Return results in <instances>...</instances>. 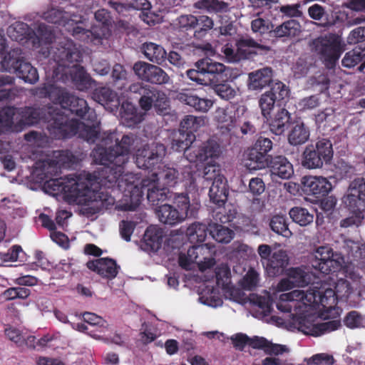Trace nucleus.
Segmentation results:
<instances>
[{"mask_svg": "<svg viewBox=\"0 0 365 365\" xmlns=\"http://www.w3.org/2000/svg\"><path fill=\"white\" fill-rule=\"evenodd\" d=\"M289 120V113L286 109H279L269 123L271 131L276 135L282 134L287 129Z\"/></svg>", "mask_w": 365, "mask_h": 365, "instance_id": "28", "label": "nucleus"}, {"mask_svg": "<svg viewBox=\"0 0 365 365\" xmlns=\"http://www.w3.org/2000/svg\"><path fill=\"white\" fill-rule=\"evenodd\" d=\"M333 363V356L327 354H315L307 361L309 365H331Z\"/></svg>", "mask_w": 365, "mask_h": 365, "instance_id": "59", "label": "nucleus"}, {"mask_svg": "<svg viewBox=\"0 0 365 365\" xmlns=\"http://www.w3.org/2000/svg\"><path fill=\"white\" fill-rule=\"evenodd\" d=\"M252 31L259 34H265L272 29V25L268 20L257 17L251 22Z\"/></svg>", "mask_w": 365, "mask_h": 365, "instance_id": "51", "label": "nucleus"}, {"mask_svg": "<svg viewBox=\"0 0 365 365\" xmlns=\"http://www.w3.org/2000/svg\"><path fill=\"white\" fill-rule=\"evenodd\" d=\"M5 41L4 35L0 32V71L14 72L21 61V51L13 49L6 51Z\"/></svg>", "mask_w": 365, "mask_h": 365, "instance_id": "16", "label": "nucleus"}, {"mask_svg": "<svg viewBox=\"0 0 365 365\" xmlns=\"http://www.w3.org/2000/svg\"><path fill=\"white\" fill-rule=\"evenodd\" d=\"M14 73H16L19 77L22 78L25 82L30 83L36 82L38 78L36 69L29 63L25 62L23 58Z\"/></svg>", "mask_w": 365, "mask_h": 365, "instance_id": "34", "label": "nucleus"}, {"mask_svg": "<svg viewBox=\"0 0 365 365\" xmlns=\"http://www.w3.org/2000/svg\"><path fill=\"white\" fill-rule=\"evenodd\" d=\"M153 66L146 62L138 61L134 64L133 71L139 78L148 81Z\"/></svg>", "mask_w": 365, "mask_h": 365, "instance_id": "52", "label": "nucleus"}, {"mask_svg": "<svg viewBox=\"0 0 365 365\" xmlns=\"http://www.w3.org/2000/svg\"><path fill=\"white\" fill-rule=\"evenodd\" d=\"M365 40V26L358 27L350 32L347 42L350 44Z\"/></svg>", "mask_w": 365, "mask_h": 365, "instance_id": "64", "label": "nucleus"}, {"mask_svg": "<svg viewBox=\"0 0 365 365\" xmlns=\"http://www.w3.org/2000/svg\"><path fill=\"white\" fill-rule=\"evenodd\" d=\"M130 90L133 92H138L142 94V97L139 101L140 106L143 110L147 111L150 110L154 103V96L149 93L152 90L146 89L141 87L140 85H133Z\"/></svg>", "mask_w": 365, "mask_h": 365, "instance_id": "41", "label": "nucleus"}, {"mask_svg": "<svg viewBox=\"0 0 365 365\" xmlns=\"http://www.w3.org/2000/svg\"><path fill=\"white\" fill-rule=\"evenodd\" d=\"M250 302L260 308L264 316H268L272 311V302L271 299L267 297L260 296L256 294L250 295Z\"/></svg>", "mask_w": 365, "mask_h": 365, "instance_id": "44", "label": "nucleus"}, {"mask_svg": "<svg viewBox=\"0 0 365 365\" xmlns=\"http://www.w3.org/2000/svg\"><path fill=\"white\" fill-rule=\"evenodd\" d=\"M196 9H204L210 13H222L229 10L228 4L219 0H200L194 4Z\"/></svg>", "mask_w": 365, "mask_h": 365, "instance_id": "37", "label": "nucleus"}, {"mask_svg": "<svg viewBox=\"0 0 365 365\" xmlns=\"http://www.w3.org/2000/svg\"><path fill=\"white\" fill-rule=\"evenodd\" d=\"M4 334L10 341L14 342L18 346L24 345V338L19 329L9 326L5 329Z\"/></svg>", "mask_w": 365, "mask_h": 365, "instance_id": "58", "label": "nucleus"}, {"mask_svg": "<svg viewBox=\"0 0 365 365\" xmlns=\"http://www.w3.org/2000/svg\"><path fill=\"white\" fill-rule=\"evenodd\" d=\"M51 234L50 237L51 240L58 244L59 246H61L62 248L66 250L69 247L70 242L68 236L59 231H57L56 230H50Z\"/></svg>", "mask_w": 365, "mask_h": 365, "instance_id": "60", "label": "nucleus"}, {"mask_svg": "<svg viewBox=\"0 0 365 365\" xmlns=\"http://www.w3.org/2000/svg\"><path fill=\"white\" fill-rule=\"evenodd\" d=\"M217 175H221L219 166L215 163H212V161L208 163L204 168L203 178L207 181H212L216 178Z\"/></svg>", "mask_w": 365, "mask_h": 365, "instance_id": "63", "label": "nucleus"}, {"mask_svg": "<svg viewBox=\"0 0 365 365\" xmlns=\"http://www.w3.org/2000/svg\"><path fill=\"white\" fill-rule=\"evenodd\" d=\"M195 67L202 70L207 76L221 74L225 71V66L209 58H203L195 63Z\"/></svg>", "mask_w": 365, "mask_h": 365, "instance_id": "36", "label": "nucleus"}, {"mask_svg": "<svg viewBox=\"0 0 365 365\" xmlns=\"http://www.w3.org/2000/svg\"><path fill=\"white\" fill-rule=\"evenodd\" d=\"M184 150L186 158L190 162H205L218 158L222 153L219 143L213 139L207 140L197 149L188 147Z\"/></svg>", "mask_w": 365, "mask_h": 365, "instance_id": "10", "label": "nucleus"}, {"mask_svg": "<svg viewBox=\"0 0 365 365\" xmlns=\"http://www.w3.org/2000/svg\"><path fill=\"white\" fill-rule=\"evenodd\" d=\"M207 123L205 116L187 115L180 123L181 128L187 132L179 131L173 142V148L177 151L184 150L192 144L194 139L192 132L197 131Z\"/></svg>", "mask_w": 365, "mask_h": 365, "instance_id": "7", "label": "nucleus"}, {"mask_svg": "<svg viewBox=\"0 0 365 365\" xmlns=\"http://www.w3.org/2000/svg\"><path fill=\"white\" fill-rule=\"evenodd\" d=\"M341 325V324L339 319L329 320L322 323L314 324L312 325L309 332H304L314 336H319L337 330Z\"/></svg>", "mask_w": 365, "mask_h": 365, "instance_id": "35", "label": "nucleus"}, {"mask_svg": "<svg viewBox=\"0 0 365 365\" xmlns=\"http://www.w3.org/2000/svg\"><path fill=\"white\" fill-rule=\"evenodd\" d=\"M259 47L258 44L252 39H242L236 43L239 56V61L249 57L252 53L251 48ZM259 48H262L259 46Z\"/></svg>", "mask_w": 365, "mask_h": 365, "instance_id": "45", "label": "nucleus"}, {"mask_svg": "<svg viewBox=\"0 0 365 365\" xmlns=\"http://www.w3.org/2000/svg\"><path fill=\"white\" fill-rule=\"evenodd\" d=\"M354 212L350 216L345 218L341 221V226L343 228H348L349 227H359L361 225L364 216L361 210Z\"/></svg>", "mask_w": 365, "mask_h": 365, "instance_id": "55", "label": "nucleus"}, {"mask_svg": "<svg viewBox=\"0 0 365 365\" xmlns=\"http://www.w3.org/2000/svg\"><path fill=\"white\" fill-rule=\"evenodd\" d=\"M86 267L108 279H114L120 269V266L117 264L116 261L109 257L90 260L86 263Z\"/></svg>", "mask_w": 365, "mask_h": 365, "instance_id": "14", "label": "nucleus"}, {"mask_svg": "<svg viewBox=\"0 0 365 365\" xmlns=\"http://www.w3.org/2000/svg\"><path fill=\"white\" fill-rule=\"evenodd\" d=\"M83 319L85 322L92 326L105 327L107 325V322L95 313L85 312L83 314Z\"/></svg>", "mask_w": 365, "mask_h": 365, "instance_id": "61", "label": "nucleus"}, {"mask_svg": "<svg viewBox=\"0 0 365 365\" xmlns=\"http://www.w3.org/2000/svg\"><path fill=\"white\" fill-rule=\"evenodd\" d=\"M187 77L192 81L200 85H209L212 83V79L207 76L205 73L197 68L196 69H190L187 71Z\"/></svg>", "mask_w": 365, "mask_h": 365, "instance_id": "49", "label": "nucleus"}, {"mask_svg": "<svg viewBox=\"0 0 365 365\" xmlns=\"http://www.w3.org/2000/svg\"><path fill=\"white\" fill-rule=\"evenodd\" d=\"M309 137V130L302 122H297L291 129L288 140L294 145L304 143Z\"/></svg>", "mask_w": 365, "mask_h": 365, "instance_id": "30", "label": "nucleus"}, {"mask_svg": "<svg viewBox=\"0 0 365 365\" xmlns=\"http://www.w3.org/2000/svg\"><path fill=\"white\" fill-rule=\"evenodd\" d=\"M321 288L314 287L308 289L304 293V304L312 306L318 307V298L319 297Z\"/></svg>", "mask_w": 365, "mask_h": 365, "instance_id": "54", "label": "nucleus"}, {"mask_svg": "<svg viewBox=\"0 0 365 365\" xmlns=\"http://www.w3.org/2000/svg\"><path fill=\"white\" fill-rule=\"evenodd\" d=\"M54 157L56 159L51 162H44L43 168L45 178H48L56 175L61 167L66 166L67 160H68V153L58 151L54 153Z\"/></svg>", "mask_w": 365, "mask_h": 365, "instance_id": "24", "label": "nucleus"}, {"mask_svg": "<svg viewBox=\"0 0 365 365\" xmlns=\"http://www.w3.org/2000/svg\"><path fill=\"white\" fill-rule=\"evenodd\" d=\"M40 109L5 108L0 111V127L11 128L16 125H30L41 118Z\"/></svg>", "mask_w": 365, "mask_h": 365, "instance_id": "5", "label": "nucleus"}, {"mask_svg": "<svg viewBox=\"0 0 365 365\" xmlns=\"http://www.w3.org/2000/svg\"><path fill=\"white\" fill-rule=\"evenodd\" d=\"M25 252L18 245H13L6 252H0V259L4 262H24L26 260Z\"/></svg>", "mask_w": 365, "mask_h": 365, "instance_id": "42", "label": "nucleus"}, {"mask_svg": "<svg viewBox=\"0 0 365 365\" xmlns=\"http://www.w3.org/2000/svg\"><path fill=\"white\" fill-rule=\"evenodd\" d=\"M333 290L339 299H342L349 297L351 292V286L347 280L340 279L336 282Z\"/></svg>", "mask_w": 365, "mask_h": 365, "instance_id": "53", "label": "nucleus"}, {"mask_svg": "<svg viewBox=\"0 0 365 365\" xmlns=\"http://www.w3.org/2000/svg\"><path fill=\"white\" fill-rule=\"evenodd\" d=\"M363 318L361 315L356 311L349 312L344 319V324L350 328H358L362 324Z\"/></svg>", "mask_w": 365, "mask_h": 365, "instance_id": "56", "label": "nucleus"}, {"mask_svg": "<svg viewBox=\"0 0 365 365\" xmlns=\"http://www.w3.org/2000/svg\"><path fill=\"white\" fill-rule=\"evenodd\" d=\"M156 212L160 221L165 225H175L183 220L176 208L168 204L160 205Z\"/></svg>", "mask_w": 365, "mask_h": 365, "instance_id": "26", "label": "nucleus"}, {"mask_svg": "<svg viewBox=\"0 0 365 365\" xmlns=\"http://www.w3.org/2000/svg\"><path fill=\"white\" fill-rule=\"evenodd\" d=\"M165 230H145L143 237L133 236V242L139 245L140 248L150 254L157 252L161 247L163 242L165 246L175 249L181 244L180 238L182 237V230H169L168 237L165 236Z\"/></svg>", "mask_w": 365, "mask_h": 365, "instance_id": "4", "label": "nucleus"}, {"mask_svg": "<svg viewBox=\"0 0 365 365\" xmlns=\"http://www.w3.org/2000/svg\"><path fill=\"white\" fill-rule=\"evenodd\" d=\"M103 165L101 170L93 173L83 171L64 180L50 178L46 180L44 187L57 192H63L70 202L85 206V210L92 213L108 208L115 204V199L101 190L103 186H111L108 177L111 176L113 168L110 165Z\"/></svg>", "mask_w": 365, "mask_h": 365, "instance_id": "2", "label": "nucleus"}, {"mask_svg": "<svg viewBox=\"0 0 365 365\" xmlns=\"http://www.w3.org/2000/svg\"><path fill=\"white\" fill-rule=\"evenodd\" d=\"M214 120L222 133L233 131L237 125L235 111L227 108H217L214 112Z\"/></svg>", "mask_w": 365, "mask_h": 365, "instance_id": "17", "label": "nucleus"}, {"mask_svg": "<svg viewBox=\"0 0 365 365\" xmlns=\"http://www.w3.org/2000/svg\"><path fill=\"white\" fill-rule=\"evenodd\" d=\"M149 93L154 96L153 106L157 112L160 114L165 113L169 107V102L166 95L163 92L155 89L150 91Z\"/></svg>", "mask_w": 365, "mask_h": 365, "instance_id": "46", "label": "nucleus"}, {"mask_svg": "<svg viewBox=\"0 0 365 365\" xmlns=\"http://www.w3.org/2000/svg\"><path fill=\"white\" fill-rule=\"evenodd\" d=\"M132 138L124 135L120 142L115 145V150L108 153L106 148L98 146L92 152V156L96 163L101 165L113 164L111 176H108L110 183L118 182V186H124L123 198L117 204L116 207L122 210H134L140 203L143 189H147L148 200L153 205L166 199L165 187L173 186L178 182V172L171 167L160 165L152 169L150 174L140 178L138 174L126 173L123 175L122 165L128 160L129 147Z\"/></svg>", "mask_w": 365, "mask_h": 365, "instance_id": "1", "label": "nucleus"}, {"mask_svg": "<svg viewBox=\"0 0 365 365\" xmlns=\"http://www.w3.org/2000/svg\"><path fill=\"white\" fill-rule=\"evenodd\" d=\"M287 276L297 287H304L310 282V275L300 267H292L289 269Z\"/></svg>", "mask_w": 365, "mask_h": 365, "instance_id": "38", "label": "nucleus"}, {"mask_svg": "<svg viewBox=\"0 0 365 365\" xmlns=\"http://www.w3.org/2000/svg\"><path fill=\"white\" fill-rule=\"evenodd\" d=\"M145 56L150 61L162 64L166 58V51L160 45L150 42L145 43L142 46Z\"/></svg>", "mask_w": 365, "mask_h": 365, "instance_id": "27", "label": "nucleus"}, {"mask_svg": "<svg viewBox=\"0 0 365 365\" xmlns=\"http://www.w3.org/2000/svg\"><path fill=\"white\" fill-rule=\"evenodd\" d=\"M177 98L182 103H185L195 110L207 113L213 106L211 99L200 98L194 93L188 91H182L177 96Z\"/></svg>", "mask_w": 365, "mask_h": 365, "instance_id": "20", "label": "nucleus"}, {"mask_svg": "<svg viewBox=\"0 0 365 365\" xmlns=\"http://www.w3.org/2000/svg\"><path fill=\"white\" fill-rule=\"evenodd\" d=\"M215 277L217 286L227 288L231 278L230 269L226 264H221L215 268Z\"/></svg>", "mask_w": 365, "mask_h": 365, "instance_id": "43", "label": "nucleus"}, {"mask_svg": "<svg viewBox=\"0 0 365 365\" xmlns=\"http://www.w3.org/2000/svg\"><path fill=\"white\" fill-rule=\"evenodd\" d=\"M187 235H194L195 234L207 232L212 237L214 240L220 243H229L235 236L234 230H187Z\"/></svg>", "mask_w": 365, "mask_h": 365, "instance_id": "29", "label": "nucleus"}, {"mask_svg": "<svg viewBox=\"0 0 365 365\" xmlns=\"http://www.w3.org/2000/svg\"><path fill=\"white\" fill-rule=\"evenodd\" d=\"M333 155L332 145L326 139L319 140L315 145H307L302 155V165L307 169L322 168Z\"/></svg>", "mask_w": 365, "mask_h": 365, "instance_id": "6", "label": "nucleus"}, {"mask_svg": "<svg viewBox=\"0 0 365 365\" xmlns=\"http://www.w3.org/2000/svg\"><path fill=\"white\" fill-rule=\"evenodd\" d=\"M365 57V48L356 47L347 52L342 59V65L346 68H352L360 63Z\"/></svg>", "mask_w": 365, "mask_h": 365, "instance_id": "39", "label": "nucleus"}, {"mask_svg": "<svg viewBox=\"0 0 365 365\" xmlns=\"http://www.w3.org/2000/svg\"><path fill=\"white\" fill-rule=\"evenodd\" d=\"M289 257L284 250L274 252L269 259H267L266 269L269 274L273 276L282 273L288 264Z\"/></svg>", "mask_w": 365, "mask_h": 365, "instance_id": "22", "label": "nucleus"}, {"mask_svg": "<svg viewBox=\"0 0 365 365\" xmlns=\"http://www.w3.org/2000/svg\"><path fill=\"white\" fill-rule=\"evenodd\" d=\"M343 202L349 208L356 210L365 207V179L358 178L353 180L348 188Z\"/></svg>", "mask_w": 365, "mask_h": 365, "instance_id": "11", "label": "nucleus"}, {"mask_svg": "<svg viewBox=\"0 0 365 365\" xmlns=\"http://www.w3.org/2000/svg\"><path fill=\"white\" fill-rule=\"evenodd\" d=\"M214 91L222 99L230 100L237 95L238 90L230 84L221 83L216 85Z\"/></svg>", "mask_w": 365, "mask_h": 365, "instance_id": "48", "label": "nucleus"}, {"mask_svg": "<svg viewBox=\"0 0 365 365\" xmlns=\"http://www.w3.org/2000/svg\"><path fill=\"white\" fill-rule=\"evenodd\" d=\"M173 203L177 207L179 215L182 220L187 217H192L195 215L200 207L198 200H192L190 201L187 194H177L173 199Z\"/></svg>", "mask_w": 365, "mask_h": 365, "instance_id": "18", "label": "nucleus"}, {"mask_svg": "<svg viewBox=\"0 0 365 365\" xmlns=\"http://www.w3.org/2000/svg\"><path fill=\"white\" fill-rule=\"evenodd\" d=\"M259 280L258 273L253 269H250L243 278L242 286L245 289L252 290L257 287Z\"/></svg>", "mask_w": 365, "mask_h": 365, "instance_id": "57", "label": "nucleus"}, {"mask_svg": "<svg viewBox=\"0 0 365 365\" xmlns=\"http://www.w3.org/2000/svg\"><path fill=\"white\" fill-rule=\"evenodd\" d=\"M313 267L320 272L329 274L335 272L338 268L337 262L333 259L332 250L327 247H319L315 253Z\"/></svg>", "mask_w": 365, "mask_h": 365, "instance_id": "15", "label": "nucleus"}, {"mask_svg": "<svg viewBox=\"0 0 365 365\" xmlns=\"http://www.w3.org/2000/svg\"><path fill=\"white\" fill-rule=\"evenodd\" d=\"M302 184L305 194L316 197H323L332 190L331 183L322 176H304L302 178Z\"/></svg>", "mask_w": 365, "mask_h": 365, "instance_id": "13", "label": "nucleus"}, {"mask_svg": "<svg viewBox=\"0 0 365 365\" xmlns=\"http://www.w3.org/2000/svg\"><path fill=\"white\" fill-rule=\"evenodd\" d=\"M288 88L282 82L274 83L271 90L263 93L259 99V105L262 115L268 119L277 101H281L288 97Z\"/></svg>", "mask_w": 365, "mask_h": 365, "instance_id": "9", "label": "nucleus"}, {"mask_svg": "<svg viewBox=\"0 0 365 365\" xmlns=\"http://www.w3.org/2000/svg\"><path fill=\"white\" fill-rule=\"evenodd\" d=\"M290 217L300 226H307L314 220L312 215L302 207H294L289 211Z\"/></svg>", "mask_w": 365, "mask_h": 365, "instance_id": "40", "label": "nucleus"}, {"mask_svg": "<svg viewBox=\"0 0 365 365\" xmlns=\"http://www.w3.org/2000/svg\"><path fill=\"white\" fill-rule=\"evenodd\" d=\"M269 156L251 148L245 160V166L250 171L262 170L268 166Z\"/></svg>", "mask_w": 365, "mask_h": 365, "instance_id": "25", "label": "nucleus"}, {"mask_svg": "<svg viewBox=\"0 0 365 365\" xmlns=\"http://www.w3.org/2000/svg\"><path fill=\"white\" fill-rule=\"evenodd\" d=\"M198 250H200L198 246H193L187 250V256L180 255L179 257L180 266L186 270L190 269L191 264L197 262Z\"/></svg>", "mask_w": 365, "mask_h": 365, "instance_id": "47", "label": "nucleus"}, {"mask_svg": "<svg viewBox=\"0 0 365 365\" xmlns=\"http://www.w3.org/2000/svg\"><path fill=\"white\" fill-rule=\"evenodd\" d=\"M165 148L163 145H153L152 148L145 145L138 149L135 155V163L138 168L148 169L158 163L165 155Z\"/></svg>", "mask_w": 365, "mask_h": 365, "instance_id": "12", "label": "nucleus"}, {"mask_svg": "<svg viewBox=\"0 0 365 365\" xmlns=\"http://www.w3.org/2000/svg\"><path fill=\"white\" fill-rule=\"evenodd\" d=\"M314 45L316 51L330 66L339 58L345 50V44L341 36L332 34L317 38L314 41Z\"/></svg>", "mask_w": 365, "mask_h": 365, "instance_id": "8", "label": "nucleus"}, {"mask_svg": "<svg viewBox=\"0 0 365 365\" xmlns=\"http://www.w3.org/2000/svg\"><path fill=\"white\" fill-rule=\"evenodd\" d=\"M148 81L157 84L167 83L169 81V76L162 68L153 65Z\"/></svg>", "mask_w": 365, "mask_h": 365, "instance_id": "50", "label": "nucleus"}, {"mask_svg": "<svg viewBox=\"0 0 365 365\" xmlns=\"http://www.w3.org/2000/svg\"><path fill=\"white\" fill-rule=\"evenodd\" d=\"M270 173L273 180H275L276 177L288 179L293 175L294 169L286 158L277 156L271 162Z\"/></svg>", "mask_w": 365, "mask_h": 365, "instance_id": "21", "label": "nucleus"}, {"mask_svg": "<svg viewBox=\"0 0 365 365\" xmlns=\"http://www.w3.org/2000/svg\"><path fill=\"white\" fill-rule=\"evenodd\" d=\"M300 31L301 26L296 20L287 21L274 30L277 37H295L300 34Z\"/></svg>", "mask_w": 365, "mask_h": 365, "instance_id": "33", "label": "nucleus"}, {"mask_svg": "<svg viewBox=\"0 0 365 365\" xmlns=\"http://www.w3.org/2000/svg\"><path fill=\"white\" fill-rule=\"evenodd\" d=\"M120 115L125 125L128 127H132L140 123L143 119V115L137 113L134 106L128 102L122 104Z\"/></svg>", "mask_w": 365, "mask_h": 365, "instance_id": "31", "label": "nucleus"}, {"mask_svg": "<svg viewBox=\"0 0 365 365\" xmlns=\"http://www.w3.org/2000/svg\"><path fill=\"white\" fill-rule=\"evenodd\" d=\"M45 89V93L55 101V108H50L48 111L55 127L61 130L66 135L78 134L87 141H93L98 133L96 123L73 119L68 120L67 118L70 113L82 117L85 115L88 110L86 101L51 86Z\"/></svg>", "mask_w": 365, "mask_h": 365, "instance_id": "3", "label": "nucleus"}, {"mask_svg": "<svg viewBox=\"0 0 365 365\" xmlns=\"http://www.w3.org/2000/svg\"><path fill=\"white\" fill-rule=\"evenodd\" d=\"M26 24L17 23L9 28L8 34L12 39L17 41H21L25 34L24 31L26 29Z\"/></svg>", "mask_w": 365, "mask_h": 365, "instance_id": "62", "label": "nucleus"}, {"mask_svg": "<svg viewBox=\"0 0 365 365\" xmlns=\"http://www.w3.org/2000/svg\"><path fill=\"white\" fill-rule=\"evenodd\" d=\"M212 185L210 188L209 195L211 200L217 204L222 203L227 200V190L226 186V180L221 175H217L213 179Z\"/></svg>", "mask_w": 365, "mask_h": 365, "instance_id": "23", "label": "nucleus"}, {"mask_svg": "<svg viewBox=\"0 0 365 365\" xmlns=\"http://www.w3.org/2000/svg\"><path fill=\"white\" fill-rule=\"evenodd\" d=\"M272 71L269 67L262 68L248 74L247 87L250 91H261L272 81Z\"/></svg>", "mask_w": 365, "mask_h": 365, "instance_id": "19", "label": "nucleus"}, {"mask_svg": "<svg viewBox=\"0 0 365 365\" xmlns=\"http://www.w3.org/2000/svg\"><path fill=\"white\" fill-rule=\"evenodd\" d=\"M338 299L333 289L323 287L320 289L318 307L322 306L327 313H329L332 309H335Z\"/></svg>", "mask_w": 365, "mask_h": 365, "instance_id": "32", "label": "nucleus"}]
</instances>
